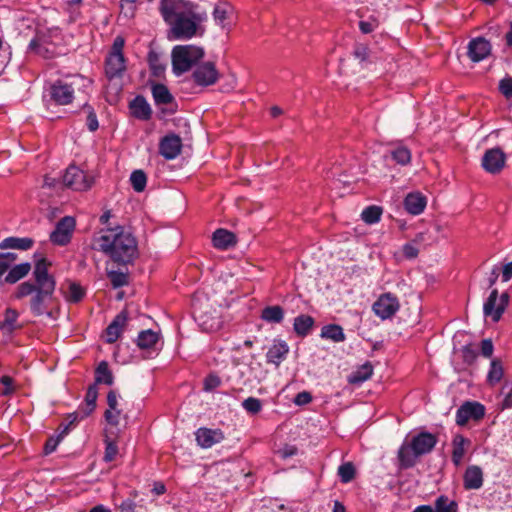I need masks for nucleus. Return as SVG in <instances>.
Here are the masks:
<instances>
[{
  "label": "nucleus",
  "mask_w": 512,
  "mask_h": 512,
  "mask_svg": "<svg viewBox=\"0 0 512 512\" xmlns=\"http://www.w3.org/2000/svg\"><path fill=\"white\" fill-rule=\"evenodd\" d=\"M160 12L170 25L175 39H190L197 34L201 23L207 20V13L199 6L186 0H161Z\"/></svg>",
  "instance_id": "nucleus-1"
},
{
  "label": "nucleus",
  "mask_w": 512,
  "mask_h": 512,
  "mask_svg": "<svg viewBox=\"0 0 512 512\" xmlns=\"http://www.w3.org/2000/svg\"><path fill=\"white\" fill-rule=\"evenodd\" d=\"M93 245L118 265L131 264L138 256L135 237L119 225L102 229L94 238Z\"/></svg>",
  "instance_id": "nucleus-2"
},
{
  "label": "nucleus",
  "mask_w": 512,
  "mask_h": 512,
  "mask_svg": "<svg viewBox=\"0 0 512 512\" xmlns=\"http://www.w3.org/2000/svg\"><path fill=\"white\" fill-rule=\"evenodd\" d=\"M50 263L42 258L37 261L34 268V277L37 283V292L30 301V309L36 316L48 315L54 318V310L50 307L54 301L55 280L48 274V266Z\"/></svg>",
  "instance_id": "nucleus-3"
},
{
  "label": "nucleus",
  "mask_w": 512,
  "mask_h": 512,
  "mask_svg": "<svg viewBox=\"0 0 512 512\" xmlns=\"http://www.w3.org/2000/svg\"><path fill=\"white\" fill-rule=\"evenodd\" d=\"M437 443V437L428 432L414 436L410 443H404L398 451V459L402 468L415 465L416 459L432 451Z\"/></svg>",
  "instance_id": "nucleus-4"
},
{
  "label": "nucleus",
  "mask_w": 512,
  "mask_h": 512,
  "mask_svg": "<svg viewBox=\"0 0 512 512\" xmlns=\"http://www.w3.org/2000/svg\"><path fill=\"white\" fill-rule=\"evenodd\" d=\"M61 40V33L57 27L39 28L28 45V52L44 59H51L59 54L58 45Z\"/></svg>",
  "instance_id": "nucleus-5"
},
{
  "label": "nucleus",
  "mask_w": 512,
  "mask_h": 512,
  "mask_svg": "<svg viewBox=\"0 0 512 512\" xmlns=\"http://www.w3.org/2000/svg\"><path fill=\"white\" fill-rule=\"evenodd\" d=\"M91 82L81 76H73L69 79L57 80L50 87V98L58 105H68L74 98L75 90L86 87Z\"/></svg>",
  "instance_id": "nucleus-6"
},
{
  "label": "nucleus",
  "mask_w": 512,
  "mask_h": 512,
  "mask_svg": "<svg viewBox=\"0 0 512 512\" xmlns=\"http://www.w3.org/2000/svg\"><path fill=\"white\" fill-rule=\"evenodd\" d=\"M204 56L201 47L194 45H178L172 50V66L176 75H181L193 66Z\"/></svg>",
  "instance_id": "nucleus-7"
},
{
  "label": "nucleus",
  "mask_w": 512,
  "mask_h": 512,
  "mask_svg": "<svg viewBox=\"0 0 512 512\" xmlns=\"http://www.w3.org/2000/svg\"><path fill=\"white\" fill-rule=\"evenodd\" d=\"M62 184L75 191H86L92 187L93 177L79 167L70 165L62 177Z\"/></svg>",
  "instance_id": "nucleus-8"
},
{
  "label": "nucleus",
  "mask_w": 512,
  "mask_h": 512,
  "mask_svg": "<svg viewBox=\"0 0 512 512\" xmlns=\"http://www.w3.org/2000/svg\"><path fill=\"white\" fill-rule=\"evenodd\" d=\"M509 301V295L502 293L500 296L497 289H493L483 306L485 316H489L493 321L500 320Z\"/></svg>",
  "instance_id": "nucleus-9"
},
{
  "label": "nucleus",
  "mask_w": 512,
  "mask_h": 512,
  "mask_svg": "<svg viewBox=\"0 0 512 512\" xmlns=\"http://www.w3.org/2000/svg\"><path fill=\"white\" fill-rule=\"evenodd\" d=\"M75 226L76 221L73 217H63L57 222L55 229L50 233V241L59 246L67 245L71 241Z\"/></svg>",
  "instance_id": "nucleus-10"
},
{
  "label": "nucleus",
  "mask_w": 512,
  "mask_h": 512,
  "mask_svg": "<svg viewBox=\"0 0 512 512\" xmlns=\"http://www.w3.org/2000/svg\"><path fill=\"white\" fill-rule=\"evenodd\" d=\"M399 308L398 298L390 292L380 295L372 306L374 313L382 320L393 317Z\"/></svg>",
  "instance_id": "nucleus-11"
},
{
  "label": "nucleus",
  "mask_w": 512,
  "mask_h": 512,
  "mask_svg": "<svg viewBox=\"0 0 512 512\" xmlns=\"http://www.w3.org/2000/svg\"><path fill=\"white\" fill-rule=\"evenodd\" d=\"M485 415V407L475 401H466L462 404L456 412V423L459 426H464L468 421H479Z\"/></svg>",
  "instance_id": "nucleus-12"
},
{
  "label": "nucleus",
  "mask_w": 512,
  "mask_h": 512,
  "mask_svg": "<svg viewBox=\"0 0 512 512\" xmlns=\"http://www.w3.org/2000/svg\"><path fill=\"white\" fill-rule=\"evenodd\" d=\"M506 155L498 147L487 150L482 158L483 168L491 174L499 173L505 166Z\"/></svg>",
  "instance_id": "nucleus-13"
},
{
  "label": "nucleus",
  "mask_w": 512,
  "mask_h": 512,
  "mask_svg": "<svg viewBox=\"0 0 512 512\" xmlns=\"http://www.w3.org/2000/svg\"><path fill=\"white\" fill-rule=\"evenodd\" d=\"M194 81L201 86H210L216 83L219 73L212 62L199 65L192 74Z\"/></svg>",
  "instance_id": "nucleus-14"
},
{
  "label": "nucleus",
  "mask_w": 512,
  "mask_h": 512,
  "mask_svg": "<svg viewBox=\"0 0 512 512\" xmlns=\"http://www.w3.org/2000/svg\"><path fill=\"white\" fill-rule=\"evenodd\" d=\"M491 43L484 37L472 39L468 44V57L473 62H480L491 54Z\"/></svg>",
  "instance_id": "nucleus-15"
},
{
  "label": "nucleus",
  "mask_w": 512,
  "mask_h": 512,
  "mask_svg": "<svg viewBox=\"0 0 512 512\" xmlns=\"http://www.w3.org/2000/svg\"><path fill=\"white\" fill-rule=\"evenodd\" d=\"M182 149V140L176 134L163 137L159 143V153L167 160L176 158Z\"/></svg>",
  "instance_id": "nucleus-16"
},
{
  "label": "nucleus",
  "mask_w": 512,
  "mask_h": 512,
  "mask_svg": "<svg viewBox=\"0 0 512 512\" xmlns=\"http://www.w3.org/2000/svg\"><path fill=\"white\" fill-rule=\"evenodd\" d=\"M127 320L128 314L126 310H123L114 318V320L106 328V342L114 343L119 338L124 327L126 326Z\"/></svg>",
  "instance_id": "nucleus-17"
},
{
  "label": "nucleus",
  "mask_w": 512,
  "mask_h": 512,
  "mask_svg": "<svg viewBox=\"0 0 512 512\" xmlns=\"http://www.w3.org/2000/svg\"><path fill=\"white\" fill-rule=\"evenodd\" d=\"M224 435L219 429L200 428L196 432V440L203 448H210L212 445L221 442Z\"/></svg>",
  "instance_id": "nucleus-18"
},
{
  "label": "nucleus",
  "mask_w": 512,
  "mask_h": 512,
  "mask_svg": "<svg viewBox=\"0 0 512 512\" xmlns=\"http://www.w3.org/2000/svg\"><path fill=\"white\" fill-rule=\"evenodd\" d=\"M427 205L426 197L420 192H411L404 199L405 210L411 215L421 214Z\"/></svg>",
  "instance_id": "nucleus-19"
},
{
  "label": "nucleus",
  "mask_w": 512,
  "mask_h": 512,
  "mask_svg": "<svg viewBox=\"0 0 512 512\" xmlns=\"http://www.w3.org/2000/svg\"><path fill=\"white\" fill-rule=\"evenodd\" d=\"M125 58L123 54H111L106 60V74L113 78L121 76L125 71Z\"/></svg>",
  "instance_id": "nucleus-20"
},
{
  "label": "nucleus",
  "mask_w": 512,
  "mask_h": 512,
  "mask_svg": "<svg viewBox=\"0 0 512 512\" xmlns=\"http://www.w3.org/2000/svg\"><path fill=\"white\" fill-rule=\"evenodd\" d=\"M483 484V472L479 466H469L464 474V487L466 489H479Z\"/></svg>",
  "instance_id": "nucleus-21"
},
{
  "label": "nucleus",
  "mask_w": 512,
  "mask_h": 512,
  "mask_svg": "<svg viewBox=\"0 0 512 512\" xmlns=\"http://www.w3.org/2000/svg\"><path fill=\"white\" fill-rule=\"evenodd\" d=\"M131 113L134 117L140 120H148L151 117L152 111L150 105L147 103L144 97L137 96L130 103Z\"/></svg>",
  "instance_id": "nucleus-22"
},
{
  "label": "nucleus",
  "mask_w": 512,
  "mask_h": 512,
  "mask_svg": "<svg viewBox=\"0 0 512 512\" xmlns=\"http://www.w3.org/2000/svg\"><path fill=\"white\" fill-rule=\"evenodd\" d=\"M18 312L15 309L7 308L3 321L0 322V329L4 334H12L15 330L20 329L18 323Z\"/></svg>",
  "instance_id": "nucleus-23"
},
{
  "label": "nucleus",
  "mask_w": 512,
  "mask_h": 512,
  "mask_svg": "<svg viewBox=\"0 0 512 512\" xmlns=\"http://www.w3.org/2000/svg\"><path fill=\"white\" fill-rule=\"evenodd\" d=\"M214 247L218 249H227L236 243L235 235L225 229H217L212 237Z\"/></svg>",
  "instance_id": "nucleus-24"
},
{
  "label": "nucleus",
  "mask_w": 512,
  "mask_h": 512,
  "mask_svg": "<svg viewBox=\"0 0 512 512\" xmlns=\"http://www.w3.org/2000/svg\"><path fill=\"white\" fill-rule=\"evenodd\" d=\"M288 351L289 348L285 342H275L267 352V361L278 366Z\"/></svg>",
  "instance_id": "nucleus-25"
},
{
  "label": "nucleus",
  "mask_w": 512,
  "mask_h": 512,
  "mask_svg": "<svg viewBox=\"0 0 512 512\" xmlns=\"http://www.w3.org/2000/svg\"><path fill=\"white\" fill-rule=\"evenodd\" d=\"M9 269L10 270L5 277V282L14 284L29 273L31 270V265L30 263L26 262L15 265L12 268L10 267Z\"/></svg>",
  "instance_id": "nucleus-26"
},
{
  "label": "nucleus",
  "mask_w": 512,
  "mask_h": 512,
  "mask_svg": "<svg viewBox=\"0 0 512 512\" xmlns=\"http://www.w3.org/2000/svg\"><path fill=\"white\" fill-rule=\"evenodd\" d=\"M373 374V366L370 362H366L354 371L348 378L350 384H360L368 380Z\"/></svg>",
  "instance_id": "nucleus-27"
},
{
  "label": "nucleus",
  "mask_w": 512,
  "mask_h": 512,
  "mask_svg": "<svg viewBox=\"0 0 512 512\" xmlns=\"http://www.w3.org/2000/svg\"><path fill=\"white\" fill-rule=\"evenodd\" d=\"M33 245V240L30 238H16L9 237L4 239L0 243V249H21L26 250L31 248Z\"/></svg>",
  "instance_id": "nucleus-28"
},
{
  "label": "nucleus",
  "mask_w": 512,
  "mask_h": 512,
  "mask_svg": "<svg viewBox=\"0 0 512 512\" xmlns=\"http://www.w3.org/2000/svg\"><path fill=\"white\" fill-rule=\"evenodd\" d=\"M261 318L268 323H280L284 318V310L278 305L268 306L262 310Z\"/></svg>",
  "instance_id": "nucleus-29"
},
{
  "label": "nucleus",
  "mask_w": 512,
  "mask_h": 512,
  "mask_svg": "<svg viewBox=\"0 0 512 512\" xmlns=\"http://www.w3.org/2000/svg\"><path fill=\"white\" fill-rule=\"evenodd\" d=\"M321 337L330 339L334 342H343L345 334L341 326L336 324L326 325L321 330Z\"/></svg>",
  "instance_id": "nucleus-30"
},
{
  "label": "nucleus",
  "mask_w": 512,
  "mask_h": 512,
  "mask_svg": "<svg viewBox=\"0 0 512 512\" xmlns=\"http://www.w3.org/2000/svg\"><path fill=\"white\" fill-rule=\"evenodd\" d=\"M101 383L106 385L113 384V375L106 361L100 362L95 371V384Z\"/></svg>",
  "instance_id": "nucleus-31"
},
{
  "label": "nucleus",
  "mask_w": 512,
  "mask_h": 512,
  "mask_svg": "<svg viewBox=\"0 0 512 512\" xmlns=\"http://www.w3.org/2000/svg\"><path fill=\"white\" fill-rule=\"evenodd\" d=\"M314 324V319L309 315H300L294 319V331L300 335L305 336L308 334Z\"/></svg>",
  "instance_id": "nucleus-32"
},
{
  "label": "nucleus",
  "mask_w": 512,
  "mask_h": 512,
  "mask_svg": "<svg viewBox=\"0 0 512 512\" xmlns=\"http://www.w3.org/2000/svg\"><path fill=\"white\" fill-rule=\"evenodd\" d=\"M152 95L156 104H168L173 101L172 94L163 84H154L152 86Z\"/></svg>",
  "instance_id": "nucleus-33"
},
{
  "label": "nucleus",
  "mask_w": 512,
  "mask_h": 512,
  "mask_svg": "<svg viewBox=\"0 0 512 512\" xmlns=\"http://www.w3.org/2000/svg\"><path fill=\"white\" fill-rule=\"evenodd\" d=\"M469 443L462 435H456L453 439L452 460L455 465H459L465 454V445Z\"/></svg>",
  "instance_id": "nucleus-34"
},
{
  "label": "nucleus",
  "mask_w": 512,
  "mask_h": 512,
  "mask_svg": "<svg viewBox=\"0 0 512 512\" xmlns=\"http://www.w3.org/2000/svg\"><path fill=\"white\" fill-rule=\"evenodd\" d=\"M503 366L499 359H493L490 364V369L487 375V381L490 385H495L503 377Z\"/></svg>",
  "instance_id": "nucleus-35"
},
{
  "label": "nucleus",
  "mask_w": 512,
  "mask_h": 512,
  "mask_svg": "<svg viewBox=\"0 0 512 512\" xmlns=\"http://www.w3.org/2000/svg\"><path fill=\"white\" fill-rule=\"evenodd\" d=\"M158 341V334L152 330H145L140 332L137 344L141 349H148L153 347Z\"/></svg>",
  "instance_id": "nucleus-36"
},
{
  "label": "nucleus",
  "mask_w": 512,
  "mask_h": 512,
  "mask_svg": "<svg viewBox=\"0 0 512 512\" xmlns=\"http://www.w3.org/2000/svg\"><path fill=\"white\" fill-rule=\"evenodd\" d=\"M382 212L381 207L372 205L362 211L361 218L367 224H375L380 221Z\"/></svg>",
  "instance_id": "nucleus-37"
},
{
  "label": "nucleus",
  "mask_w": 512,
  "mask_h": 512,
  "mask_svg": "<svg viewBox=\"0 0 512 512\" xmlns=\"http://www.w3.org/2000/svg\"><path fill=\"white\" fill-rule=\"evenodd\" d=\"M457 507L458 505L455 501H451L448 497L442 495L435 501L434 512H456Z\"/></svg>",
  "instance_id": "nucleus-38"
},
{
  "label": "nucleus",
  "mask_w": 512,
  "mask_h": 512,
  "mask_svg": "<svg viewBox=\"0 0 512 512\" xmlns=\"http://www.w3.org/2000/svg\"><path fill=\"white\" fill-rule=\"evenodd\" d=\"M130 181L133 189L136 192H142L146 187L147 177L142 170H135L130 176Z\"/></svg>",
  "instance_id": "nucleus-39"
},
{
  "label": "nucleus",
  "mask_w": 512,
  "mask_h": 512,
  "mask_svg": "<svg viewBox=\"0 0 512 512\" xmlns=\"http://www.w3.org/2000/svg\"><path fill=\"white\" fill-rule=\"evenodd\" d=\"M200 326L207 332H213L220 328V321L217 318L209 317L207 314L198 316Z\"/></svg>",
  "instance_id": "nucleus-40"
},
{
  "label": "nucleus",
  "mask_w": 512,
  "mask_h": 512,
  "mask_svg": "<svg viewBox=\"0 0 512 512\" xmlns=\"http://www.w3.org/2000/svg\"><path fill=\"white\" fill-rule=\"evenodd\" d=\"M107 276L114 288H119L128 284L127 273L121 271L107 270Z\"/></svg>",
  "instance_id": "nucleus-41"
},
{
  "label": "nucleus",
  "mask_w": 512,
  "mask_h": 512,
  "mask_svg": "<svg viewBox=\"0 0 512 512\" xmlns=\"http://www.w3.org/2000/svg\"><path fill=\"white\" fill-rule=\"evenodd\" d=\"M83 296L84 290L80 285L76 283L69 284L68 292L65 295L67 301L77 303L83 298Z\"/></svg>",
  "instance_id": "nucleus-42"
},
{
  "label": "nucleus",
  "mask_w": 512,
  "mask_h": 512,
  "mask_svg": "<svg viewBox=\"0 0 512 512\" xmlns=\"http://www.w3.org/2000/svg\"><path fill=\"white\" fill-rule=\"evenodd\" d=\"M214 21L222 28L226 27V20L229 16V8L225 5H217L213 12Z\"/></svg>",
  "instance_id": "nucleus-43"
},
{
  "label": "nucleus",
  "mask_w": 512,
  "mask_h": 512,
  "mask_svg": "<svg viewBox=\"0 0 512 512\" xmlns=\"http://www.w3.org/2000/svg\"><path fill=\"white\" fill-rule=\"evenodd\" d=\"M392 158L401 165H406L411 160V153L406 147H398L391 152Z\"/></svg>",
  "instance_id": "nucleus-44"
},
{
  "label": "nucleus",
  "mask_w": 512,
  "mask_h": 512,
  "mask_svg": "<svg viewBox=\"0 0 512 512\" xmlns=\"http://www.w3.org/2000/svg\"><path fill=\"white\" fill-rule=\"evenodd\" d=\"M62 428V431L59 433V435L57 437H50L46 444H45V453L46 454H50L52 453L53 451H55L57 445L59 444V442L63 439V437L65 435L68 434V426H63L61 425Z\"/></svg>",
  "instance_id": "nucleus-45"
},
{
  "label": "nucleus",
  "mask_w": 512,
  "mask_h": 512,
  "mask_svg": "<svg viewBox=\"0 0 512 512\" xmlns=\"http://www.w3.org/2000/svg\"><path fill=\"white\" fill-rule=\"evenodd\" d=\"M338 474L341 477L342 482L348 483L355 476V468L352 463H344L338 468Z\"/></svg>",
  "instance_id": "nucleus-46"
},
{
  "label": "nucleus",
  "mask_w": 512,
  "mask_h": 512,
  "mask_svg": "<svg viewBox=\"0 0 512 512\" xmlns=\"http://www.w3.org/2000/svg\"><path fill=\"white\" fill-rule=\"evenodd\" d=\"M242 407L250 414H257L262 409V402L258 398L249 397L242 402Z\"/></svg>",
  "instance_id": "nucleus-47"
},
{
  "label": "nucleus",
  "mask_w": 512,
  "mask_h": 512,
  "mask_svg": "<svg viewBox=\"0 0 512 512\" xmlns=\"http://www.w3.org/2000/svg\"><path fill=\"white\" fill-rule=\"evenodd\" d=\"M37 292V284L34 285L30 282L21 283L16 291V298L20 299Z\"/></svg>",
  "instance_id": "nucleus-48"
},
{
  "label": "nucleus",
  "mask_w": 512,
  "mask_h": 512,
  "mask_svg": "<svg viewBox=\"0 0 512 512\" xmlns=\"http://www.w3.org/2000/svg\"><path fill=\"white\" fill-rule=\"evenodd\" d=\"M105 444H106V447H105V453H104L103 459L106 462H111L116 458V456L118 454V447L112 440H109V439L105 440Z\"/></svg>",
  "instance_id": "nucleus-49"
},
{
  "label": "nucleus",
  "mask_w": 512,
  "mask_h": 512,
  "mask_svg": "<svg viewBox=\"0 0 512 512\" xmlns=\"http://www.w3.org/2000/svg\"><path fill=\"white\" fill-rule=\"evenodd\" d=\"M98 397V389L96 387V384H93L88 387L87 393L85 395L84 402L86 403V406H89V409L96 408V400Z\"/></svg>",
  "instance_id": "nucleus-50"
},
{
  "label": "nucleus",
  "mask_w": 512,
  "mask_h": 512,
  "mask_svg": "<svg viewBox=\"0 0 512 512\" xmlns=\"http://www.w3.org/2000/svg\"><path fill=\"white\" fill-rule=\"evenodd\" d=\"M149 63L152 72L155 76H161L164 73L165 66L159 63L158 57L155 54L149 55Z\"/></svg>",
  "instance_id": "nucleus-51"
},
{
  "label": "nucleus",
  "mask_w": 512,
  "mask_h": 512,
  "mask_svg": "<svg viewBox=\"0 0 512 512\" xmlns=\"http://www.w3.org/2000/svg\"><path fill=\"white\" fill-rule=\"evenodd\" d=\"M220 384L221 379L215 374H210L204 380V389L206 391H212L213 389L217 388Z\"/></svg>",
  "instance_id": "nucleus-52"
},
{
  "label": "nucleus",
  "mask_w": 512,
  "mask_h": 512,
  "mask_svg": "<svg viewBox=\"0 0 512 512\" xmlns=\"http://www.w3.org/2000/svg\"><path fill=\"white\" fill-rule=\"evenodd\" d=\"M462 356L466 363L471 364L475 361L477 352L471 345H466L462 349Z\"/></svg>",
  "instance_id": "nucleus-53"
},
{
  "label": "nucleus",
  "mask_w": 512,
  "mask_h": 512,
  "mask_svg": "<svg viewBox=\"0 0 512 512\" xmlns=\"http://www.w3.org/2000/svg\"><path fill=\"white\" fill-rule=\"evenodd\" d=\"M499 89L506 98H510L512 96V78L502 79L499 83Z\"/></svg>",
  "instance_id": "nucleus-54"
},
{
  "label": "nucleus",
  "mask_w": 512,
  "mask_h": 512,
  "mask_svg": "<svg viewBox=\"0 0 512 512\" xmlns=\"http://www.w3.org/2000/svg\"><path fill=\"white\" fill-rule=\"evenodd\" d=\"M376 27H378V21L376 19L361 21L359 23V28L364 34L372 32Z\"/></svg>",
  "instance_id": "nucleus-55"
},
{
  "label": "nucleus",
  "mask_w": 512,
  "mask_h": 512,
  "mask_svg": "<svg viewBox=\"0 0 512 512\" xmlns=\"http://www.w3.org/2000/svg\"><path fill=\"white\" fill-rule=\"evenodd\" d=\"M493 343L491 339H484L481 343V353L484 357L490 358L493 354Z\"/></svg>",
  "instance_id": "nucleus-56"
},
{
  "label": "nucleus",
  "mask_w": 512,
  "mask_h": 512,
  "mask_svg": "<svg viewBox=\"0 0 512 512\" xmlns=\"http://www.w3.org/2000/svg\"><path fill=\"white\" fill-rule=\"evenodd\" d=\"M0 383L5 386L2 391L3 395H9L13 392V379L10 376L4 375L0 378Z\"/></svg>",
  "instance_id": "nucleus-57"
},
{
  "label": "nucleus",
  "mask_w": 512,
  "mask_h": 512,
  "mask_svg": "<svg viewBox=\"0 0 512 512\" xmlns=\"http://www.w3.org/2000/svg\"><path fill=\"white\" fill-rule=\"evenodd\" d=\"M120 410H106L105 412V418L107 422L113 426H117L119 424V416H120Z\"/></svg>",
  "instance_id": "nucleus-58"
},
{
  "label": "nucleus",
  "mask_w": 512,
  "mask_h": 512,
  "mask_svg": "<svg viewBox=\"0 0 512 512\" xmlns=\"http://www.w3.org/2000/svg\"><path fill=\"white\" fill-rule=\"evenodd\" d=\"M354 55L360 61H365L369 56V49L365 45H358L354 50Z\"/></svg>",
  "instance_id": "nucleus-59"
},
{
  "label": "nucleus",
  "mask_w": 512,
  "mask_h": 512,
  "mask_svg": "<svg viewBox=\"0 0 512 512\" xmlns=\"http://www.w3.org/2000/svg\"><path fill=\"white\" fill-rule=\"evenodd\" d=\"M312 400V396L309 392L303 391L296 395L294 399V403L296 405H305L310 403Z\"/></svg>",
  "instance_id": "nucleus-60"
},
{
  "label": "nucleus",
  "mask_w": 512,
  "mask_h": 512,
  "mask_svg": "<svg viewBox=\"0 0 512 512\" xmlns=\"http://www.w3.org/2000/svg\"><path fill=\"white\" fill-rule=\"evenodd\" d=\"M108 410L116 411L118 408V399L115 391L111 390L107 395Z\"/></svg>",
  "instance_id": "nucleus-61"
},
{
  "label": "nucleus",
  "mask_w": 512,
  "mask_h": 512,
  "mask_svg": "<svg viewBox=\"0 0 512 512\" xmlns=\"http://www.w3.org/2000/svg\"><path fill=\"white\" fill-rule=\"evenodd\" d=\"M418 249L412 244H406L403 247V253L407 258H415L418 255Z\"/></svg>",
  "instance_id": "nucleus-62"
},
{
  "label": "nucleus",
  "mask_w": 512,
  "mask_h": 512,
  "mask_svg": "<svg viewBox=\"0 0 512 512\" xmlns=\"http://www.w3.org/2000/svg\"><path fill=\"white\" fill-rule=\"evenodd\" d=\"M123 47L124 39L121 37H116L112 46L111 54H123Z\"/></svg>",
  "instance_id": "nucleus-63"
},
{
  "label": "nucleus",
  "mask_w": 512,
  "mask_h": 512,
  "mask_svg": "<svg viewBox=\"0 0 512 512\" xmlns=\"http://www.w3.org/2000/svg\"><path fill=\"white\" fill-rule=\"evenodd\" d=\"M512 278V261L505 264L502 270V280L509 281Z\"/></svg>",
  "instance_id": "nucleus-64"
}]
</instances>
